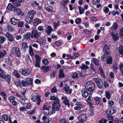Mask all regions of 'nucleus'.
Returning <instances> with one entry per match:
<instances>
[{"label": "nucleus", "mask_w": 123, "mask_h": 123, "mask_svg": "<svg viewBox=\"0 0 123 123\" xmlns=\"http://www.w3.org/2000/svg\"><path fill=\"white\" fill-rule=\"evenodd\" d=\"M85 87L89 91L91 92L93 91L94 89V85L91 81H87L85 85Z\"/></svg>", "instance_id": "obj_1"}, {"label": "nucleus", "mask_w": 123, "mask_h": 123, "mask_svg": "<svg viewBox=\"0 0 123 123\" xmlns=\"http://www.w3.org/2000/svg\"><path fill=\"white\" fill-rule=\"evenodd\" d=\"M40 96L38 94H36V96H31V100L34 102H35L36 100L37 101V104L39 105H40L41 102V98H40Z\"/></svg>", "instance_id": "obj_2"}, {"label": "nucleus", "mask_w": 123, "mask_h": 123, "mask_svg": "<svg viewBox=\"0 0 123 123\" xmlns=\"http://www.w3.org/2000/svg\"><path fill=\"white\" fill-rule=\"evenodd\" d=\"M12 53L16 56L19 57L21 55L20 50L18 47H13L12 50Z\"/></svg>", "instance_id": "obj_3"}, {"label": "nucleus", "mask_w": 123, "mask_h": 123, "mask_svg": "<svg viewBox=\"0 0 123 123\" xmlns=\"http://www.w3.org/2000/svg\"><path fill=\"white\" fill-rule=\"evenodd\" d=\"M110 32L112 39L114 41H116L118 40L119 36L117 32L115 31H112Z\"/></svg>", "instance_id": "obj_4"}, {"label": "nucleus", "mask_w": 123, "mask_h": 123, "mask_svg": "<svg viewBox=\"0 0 123 123\" xmlns=\"http://www.w3.org/2000/svg\"><path fill=\"white\" fill-rule=\"evenodd\" d=\"M52 107L55 111H58L60 107V105L59 101H54L52 104Z\"/></svg>", "instance_id": "obj_5"}, {"label": "nucleus", "mask_w": 123, "mask_h": 123, "mask_svg": "<svg viewBox=\"0 0 123 123\" xmlns=\"http://www.w3.org/2000/svg\"><path fill=\"white\" fill-rule=\"evenodd\" d=\"M77 118L79 121L81 122L82 123H84L87 119V117L85 114H82L78 116Z\"/></svg>", "instance_id": "obj_6"}, {"label": "nucleus", "mask_w": 123, "mask_h": 123, "mask_svg": "<svg viewBox=\"0 0 123 123\" xmlns=\"http://www.w3.org/2000/svg\"><path fill=\"white\" fill-rule=\"evenodd\" d=\"M62 100L63 103L66 105H67L68 107L70 106V104L69 100L67 97L64 96L62 97Z\"/></svg>", "instance_id": "obj_7"}, {"label": "nucleus", "mask_w": 123, "mask_h": 123, "mask_svg": "<svg viewBox=\"0 0 123 123\" xmlns=\"http://www.w3.org/2000/svg\"><path fill=\"white\" fill-rule=\"evenodd\" d=\"M39 36V34L37 30H33L32 31L31 35V37L32 38H37Z\"/></svg>", "instance_id": "obj_8"}, {"label": "nucleus", "mask_w": 123, "mask_h": 123, "mask_svg": "<svg viewBox=\"0 0 123 123\" xmlns=\"http://www.w3.org/2000/svg\"><path fill=\"white\" fill-rule=\"evenodd\" d=\"M20 72L22 74L25 76L29 75L31 73L30 70L29 69H22L21 70Z\"/></svg>", "instance_id": "obj_9"}, {"label": "nucleus", "mask_w": 123, "mask_h": 123, "mask_svg": "<svg viewBox=\"0 0 123 123\" xmlns=\"http://www.w3.org/2000/svg\"><path fill=\"white\" fill-rule=\"evenodd\" d=\"M15 8L16 7L14 5H12L11 3H9L6 7V9L7 11H13L15 10Z\"/></svg>", "instance_id": "obj_10"}, {"label": "nucleus", "mask_w": 123, "mask_h": 123, "mask_svg": "<svg viewBox=\"0 0 123 123\" xmlns=\"http://www.w3.org/2000/svg\"><path fill=\"white\" fill-rule=\"evenodd\" d=\"M63 89L68 94H71L72 90L71 89H69V87L68 85H65Z\"/></svg>", "instance_id": "obj_11"}, {"label": "nucleus", "mask_w": 123, "mask_h": 123, "mask_svg": "<svg viewBox=\"0 0 123 123\" xmlns=\"http://www.w3.org/2000/svg\"><path fill=\"white\" fill-rule=\"evenodd\" d=\"M36 13V11L34 10H31L29 11L27 15V16L33 19L34 15Z\"/></svg>", "instance_id": "obj_12"}, {"label": "nucleus", "mask_w": 123, "mask_h": 123, "mask_svg": "<svg viewBox=\"0 0 123 123\" xmlns=\"http://www.w3.org/2000/svg\"><path fill=\"white\" fill-rule=\"evenodd\" d=\"M116 112V111L113 108H111L110 109H108L105 111L106 114L108 115H111Z\"/></svg>", "instance_id": "obj_13"}, {"label": "nucleus", "mask_w": 123, "mask_h": 123, "mask_svg": "<svg viewBox=\"0 0 123 123\" xmlns=\"http://www.w3.org/2000/svg\"><path fill=\"white\" fill-rule=\"evenodd\" d=\"M50 68H51L50 67L43 66L41 68V69L43 72L44 73H46L51 70L50 69Z\"/></svg>", "instance_id": "obj_14"}, {"label": "nucleus", "mask_w": 123, "mask_h": 123, "mask_svg": "<svg viewBox=\"0 0 123 123\" xmlns=\"http://www.w3.org/2000/svg\"><path fill=\"white\" fill-rule=\"evenodd\" d=\"M118 26V25L116 23H114L112 26L110 28V29L109 31V32L115 31L117 29Z\"/></svg>", "instance_id": "obj_15"}, {"label": "nucleus", "mask_w": 123, "mask_h": 123, "mask_svg": "<svg viewBox=\"0 0 123 123\" xmlns=\"http://www.w3.org/2000/svg\"><path fill=\"white\" fill-rule=\"evenodd\" d=\"M41 22V19L38 18H35L33 22V25L34 26H36Z\"/></svg>", "instance_id": "obj_16"}, {"label": "nucleus", "mask_w": 123, "mask_h": 123, "mask_svg": "<svg viewBox=\"0 0 123 123\" xmlns=\"http://www.w3.org/2000/svg\"><path fill=\"white\" fill-rule=\"evenodd\" d=\"M6 35V37L7 38L10 42H12L14 40V38L13 37V36L8 33H7Z\"/></svg>", "instance_id": "obj_17"}, {"label": "nucleus", "mask_w": 123, "mask_h": 123, "mask_svg": "<svg viewBox=\"0 0 123 123\" xmlns=\"http://www.w3.org/2000/svg\"><path fill=\"white\" fill-rule=\"evenodd\" d=\"M53 30V29L51 26H48L46 29V32L48 35H49Z\"/></svg>", "instance_id": "obj_18"}, {"label": "nucleus", "mask_w": 123, "mask_h": 123, "mask_svg": "<svg viewBox=\"0 0 123 123\" xmlns=\"http://www.w3.org/2000/svg\"><path fill=\"white\" fill-rule=\"evenodd\" d=\"M25 81L27 83V86L31 85L32 81V78H27L26 79Z\"/></svg>", "instance_id": "obj_19"}, {"label": "nucleus", "mask_w": 123, "mask_h": 123, "mask_svg": "<svg viewBox=\"0 0 123 123\" xmlns=\"http://www.w3.org/2000/svg\"><path fill=\"white\" fill-rule=\"evenodd\" d=\"M14 11H16L17 14L19 15H20L22 16L24 15V13L21 11V10L19 8H17L16 7L15 10Z\"/></svg>", "instance_id": "obj_20"}, {"label": "nucleus", "mask_w": 123, "mask_h": 123, "mask_svg": "<svg viewBox=\"0 0 123 123\" xmlns=\"http://www.w3.org/2000/svg\"><path fill=\"white\" fill-rule=\"evenodd\" d=\"M81 93L82 96L85 98L87 97L89 94V93L87 90L84 89L82 90Z\"/></svg>", "instance_id": "obj_21"}, {"label": "nucleus", "mask_w": 123, "mask_h": 123, "mask_svg": "<svg viewBox=\"0 0 123 123\" xmlns=\"http://www.w3.org/2000/svg\"><path fill=\"white\" fill-rule=\"evenodd\" d=\"M47 110L49 112V115H51L55 113V111L54 109L52 107H48Z\"/></svg>", "instance_id": "obj_22"}, {"label": "nucleus", "mask_w": 123, "mask_h": 123, "mask_svg": "<svg viewBox=\"0 0 123 123\" xmlns=\"http://www.w3.org/2000/svg\"><path fill=\"white\" fill-rule=\"evenodd\" d=\"M24 1V0H16L13 4L16 6H20L21 3H23Z\"/></svg>", "instance_id": "obj_23"}, {"label": "nucleus", "mask_w": 123, "mask_h": 123, "mask_svg": "<svg viewBox=\"0 0 123 123\" xmlns=\"http://www.w3.org/2000/svg\"><path fill=\"white\" fill-rule=\"evenodd\" d=\"M19 21V20L16 19L14 18H12L10 20L11 23L13 25H16Z\"/></svg>", "instance_id": "obj_24"}, {"label": "nucleus", "mask_w": 123, "mask_h": 123, "mask_svg": "<svg viewBox=\"0 0 123 123\" xmlns=\"http://www.w3.org/2000/svg\"><path fill=\"white\" fill-rule=\"evenodd\" d=\"M58 75L59 77L60 78H63L65 77V75L64 73L63 70L62 69H60Z\"/></svg>", "instance_id": "obj_25"}, {"label": "nucleus", "mask_w": 123, "mask_h": 123, "mask_svg": "<svg viewBox=\"0 0 123 123\" xmlns=\"http://www.w3.org/2000/svg\"><path fill=\"white\" fill-rule=\"evenodd\" d=\"M109 49L110 48L107 45L105 44L104 45L103 47V50L104 52V53H108Z\"/></svg>", "instance_id": "obj_26"}, {"label": "nucleus", "mask_w": 123, "mask_h": 123, "mask_svg": "<svg viewBox=\"0 0 123 123\" xmlns=\"http://www.w3.org/2000/svg\"><path fill=\"white\" fill-rule=\"evenodd\" d=\"M27 99V98H26L22 97L20 99L19 101L21 103L23 104H24L27 103V102L26 101Z\"/></svg>", "instance_id": "obj_27"}, {"label": "nucleus", "mask_w": 123, "mask_h": 123, "mask_svg": "<svg viewBox=\"0 0 123 123\" xmlns=\"http://www.w3.org/2000/svg\"><path fill=\"white\" fill-rule=\"evenodd\" d=\"M3 79H4L8 83H9L10 82L11 77L10 75L6 74L4 77V78Z\"/></svg>", "instance_id": "obj_28"}, {"label": "nucleus", "mask_w": 123, "mask_h": 123, "mask_svg": "<svg viewBox=\"0 0 123 123\" xmlns=\"http://www.w3.org/2000/svg\"><path fill=\"white\" fill-rule=\"evenodd\" d=\"M14 82L17 87H18L19 86L20 87H22V85L21 84V82L20 80H17L15 81Z\"/></svg>", "instance_id": "obj_29"}, {"label": "nucleus", "mask_w": 123, "mask_h": 123, "mask_svg": "<svg viewBox=\"0 0 123 123\" xmlns=\"http://www.w3.org/2000/svg\"><path fill=\"white\" fill-rule=\"evenodd\" d=\"M106 61L107 63V64H110L112 63V57L110 56H108L106 60Z\"/></svg>", "instance_id": "obj_30"}, {"label": "nucleus", "mask_w": 123, "mask_h": 123, "mask_svg": "<svg viewBox=\"0 0 123 123\" xmlns=\"http://www.w3.org/2000/svg\"><path fill=\"white\" fill-rule=\"evenodd\" d=\"M27 43L26 42H23L22 44V49L25 50L26 49L28 48Z\"/></svg>", "instance_id": "obj_31"}, {"label": "nucleus", "mask_w": 123, "mask_h": 123, "mask_svg": "<svg viewBox=\"0 0 123 123\" xmlns=\"http://www.w3.org/2000/svg\"><path fill=\"white\" fill-rule=\"evenodd\" d=\"M31 35V34L30 32H27L23 35V38L25 39H27L30 37Z\"/></svg>", "instance_id": "obj_32"}, {"label": "nucleus", "mask_w": 123, "mask_h": 123, "mask_svg": "<svg viewBox=\"0 0 123 123\" xmlns=\"http://www.w3.org/2000/svg\"><path fill=\"white\" fill-rule=\"evenodd\" d=\"M13 74L17 78L20 77V76L19 73L15 69L14 70Z\"/></svg>", "instance_id": "obj_33"}, {"label": "nucleus", "mask_w": 123, "mask_h": 123, "mask_svg": "<svg viewBox=\"0 0 123 123\" xmlns=\"http://www.w3.org/2000/svg\"><path fill=\"white\" fill-rule=\"evenodd\" d=\"M80 67L81 69L83 70H87L89 68L88 66L86 65L84 63L82 64Z\"/></svg>", "instance_id": "obj_34"}, {"label": "nucleus", "mask_w": 123, "mask_h": 123, "mask_svg": "<svg viewBox=\"0 0 123 123\" xmlns=\"http://www.w3.org/2000/svg\"><path fill=\"white\" fill-rule=\"evenodd\" d=\"M33 19L30 18L27 16L25 19V21L27 23L31 24Z\"/></svg>", "instance_id": "obj_35"}, {"label": "nucleus", "mask_w": 123, "mask_h": 123, "mask_svg": "<svg viewBox=\"0 0 123 123\" xmlns=\"http://www.w3.org/2000/svg\"><path fill=\"white\" fill-rule=\"evenodd\" d=\"M29 54L31 56L34 55V54L33 52V49L31 45H30L29 46Z\"/></svg>", "instance_id": "obj_36"}, {"label": "nucleus", "mask_w": 123, "mask_h": 123, "mask_svg": "<svg viewBox=\"0 0 123 123\" xmlns=\"http://www.w3.org/2000/svg\"><path fill=\"white\" fill-rule=\"evenodd\" d=\"M5 75L4 71L0 69V77L3 79V78H4V77Z\"/></svg>", "instance_id": "obj_37"}, {"label": "nucleus", "mask_w": 123, "mask_h": 123, "mask_svg": "<svg viewBox=\"0 0 123 123\" xmlns=\"http://www.w3.org/2000/svg\"><path fill=\"white\" fill-rule=\"evenodd\" d=\"M71 75L72 77L74 78H78V74L75 72L71 73Z\"/></svg>", "instance_id": "obj_38"}, {"label": "nucleus", "mask_w": 123, "mask_h": 123, "mask_svg": "<svg viewBox=\"0 0 123 123\" xmlns=\"http://www.w3.org/2000/svg\"><path fill=\"white\" fill-rule=\"evenodd\" d=\"M92 60L93 62L94 63L95 65L97 66L99 65V60L95 58H93L92 59Z\"/></svg>", "instance_id": "obj_39"}, {"label": "nucleus", "mask_w": 123, "mask_h": 123, "mask_svg": "<svg viewBox=\"0 0 123 123\" xmlns=\"http://www.w3.org/2000/svg\"><path fill=\"white\" fill-rule=\"evenodd\" d=\"M50 99L52 100H55L59 101V99L57 97H55L54 96H51L50 97Z\"/></svg>", "instance_id": "obj_40"}, {"label": "nucleus", "mask_w": 123, "mask_h": 123, "mask_svg": "<svg viewBox=\"0 0 123 123\" xmlns=\"http://www.w3.org/2000/svg\"><path fill=\"white\" fill-rule=\"evenodd\" d=\"M119 53L123 56V46H120L118 49Z\"/></svg>", "instance_id": "obj_41"}, {"label": "nucleus", "mask_w": 123, "mask_h": 123, "mask_svg": "<svg viewBox=\"0 0 123 123\" xmlns=\"http://www.w3.org/2000/svg\"><path fill=\"white\" fill-rule=\"evenodd\" d=\"M1 118L4 120L7 121L8 120V117L7 115L4 114L2 116Z\"/></svg>", "instance_id": "obj_42"}, {"label": "nucleus", "mask_w": 123, "mask_h": 123, "mask_svg": "<svg viewBox=\"0 0 123 123\" xmlns=\"http://www.w3.org/2000/svg\"><path fill=\"white\" fill-rule=\"evenodd\" d=\"M45 9L49 12L52 13L55 12L53 10L51 9L50 8L48 7L45 6Z\"/></svg>", "instance_id": "obj_43"}, {"label": "nucleus", "mask_w": 123, "mask_h": 123, "mask_svg": "<svg viewBox=\"0 0 123 123\" xmlns=\"http://www.w3.org/2000/svg\"><path fill=\"white\" fill-rule=\"evenodd\" d=\"M109 55V54L108 53H104V54L102 55L101 56V58L102 60L103 61L105 60L104 59L105 58H106L107 56V55Z\"/></svg>", "instance_id": "obj_44"}, {"label": "nucleus", "mask_w": 123, "mask_h": 123, "mask_svg": "<svg viewBox=\"0 0 123 123\" xmlns=\"http://www.w3.org/2000/svg\"><path fill=\"white\" fill-rule=\"evenodd\" d=\"M0 95L3 97L4 100H5L7 98L6 94L4 92L0 93Z\"/></svg>", "instance_id": "obj_45"}, {"label": "nucleus", "mask_w": 123, "mask_h": 123, "mask_svg": "<svg viewBox=\"0 0 123 123\" xmlns=\"http://www.w3.org/2000/svg\"><path fill=\"white\" fill-rule=\"evenodd\" d=\"M113 70L115 73H116L117 72V70L118 69L117 65L115 64L113 65L112 67Z\"/></svg>", "instance_id": "obj_46"}, {"label": "nucleus", "mask_w": 123, "mask_h": 123, "mask_svg": "<svg viewBox=\"0 0 123 123\" xmlns=\"http://www.w3.org/2000/svg\"><path fill=\"white\" fill-rule=\"evenodd\" d=\"M60 23V21H58L57 23L54 22L53 23L54 27L55 29H56L57 26L59 25Z\"/></svg>", "instance_id": "obj_47"}, {"label": "nucleus", "mask_w": 123, "mask_h": 123, "mask_svg": "<svg viewBox=\"0 0 123 123\" xmlns=\"http://www.w3.org/2000/svg\"><path fill=\"white\" fill-rule=\"evenodd\" d=\"M79 12L80 14L83 13L85 11L84 9L82 8L81 6H79Z\"/></svg>", "instance_id": "obj_48"}, {"label": "nucleus", "mask_w": 123, "mask_h": 123, "mask_svg": "<svg viewBox=\"0 0 123 123\" xmlns=\"http://www.w3.org/2000/svg\"><path fill=\"white\" fill-rule=\"evenodd\" d=\"M119 69L121 73L123 74V62L120 63L119 66Z\"/></svg>", "instance_id": "obj_49"}, {"label": "nucleus", "mask_w": 123, "mask_h": 123, "mask_svg": "<svg viewBox=\"0 0 123 123\" xmlns=\"http://www.w3.org/2000/svg\"><path fill=\"white\" fill-rule=\"evenodd\" d=\"M104 12L106 14L107 13L109 12V8L105 6L103 8Z\"/></svg>", "instance_id": "obj_50"}, {"label": "nucleus", "mask_w": 123, "mask_h": 123, "mask_svg": "<svg viewBox=\"0 0 123 123\" xmlns=\"http://www.w3.org/2000/svg\"><path fill=\"white\" fill-rule=\"evenodd\" d=\"M59 123H68L64 118L60 119L59 120Z\"/></svg>", "instance_id": "obj_51"}, {"label": "nucleus", "mask_w": 123, "mask_h": 123, "mask_svg": "<svg viewBox=\"0 0 123 123\" xmlns=\"http://www.w3.org/2000/svg\"><path fill=\"white\" fill-rule=\"evenodd\" d=\"M94 100L96 104H98L99 103L100 101V98L99 97H95L94 98Z\"/></svg>", "instance_id": "obj_52"}, {"label": "nucleus", "mask_w": 123, "mask_h": 123, "mask_svg": "<svg viewBox=\"0 0 123 123\" xmlns=\"http://www.w3.org/2000/svg\"><path fill=\"white\" fill-rule=\"evenodd\" d=\"M62 41L59 40L56 41L55 43V44L57 46H59L62 45Z\"/></svg>", "instance_id": "obj_53"}, {"label": "nucleus", "mask_w": 123, "mask_h": 123, "mask_svg": "<svg viewBox=\"0 0 123 123\" xmlns=\"http://www.w3.org/2000/svg\"><path fill=\"white\" fill-rule=\"evenodd\" d=\"M6 40L5 38L3 36H0V43H3Z\"/></svg>", "instance_id": "obj_54"}, {"label": "nucleus", "mask_w": 123, "mask_h": 123, "mask_svg": "<svg viewBox=\"0 0 123 123\" xmlns=\"http://www.w3.org/2000/svg\"><path fill=\"white\" fill-rule=\"evenodd\" d=\"M42 62L45 65H47L49 63V61L46 59H44L42 60Z\"/></svg>", "instance_id": "obj_55"}, {"label": "nucleus", "mask_w": 123, "mask_h": 123, "mask_svg": "<svg viewBox=\"0 0 123 123\" xmlns=\"http://www.w3.org/2000/svg\"><path fill=\"white\" fill-rule=\"evenodd\" d=\"M7 64L8 65V68L9 69H11L13 68V65L11 61H10L9 63H7Z\"/></svg>", "instance_id": "obj_56"}, {"label": "nucleus", "mask_w": 123, "mask_h": 123, "mask_svg": "<svg viewBox=\"0 0 123 123\" xmlns=\"http://www.w3.org/2000/svg\"><path fill=\"white\" fill-rule=\"evenodd\" d=\"M37 30L40 31H44V29L43 26L41 25L39 26L37 28Z\"/></svg>", "instance_id": "obj_57"}, {"label": "nucleus", "mask_w": 123, "mask_h": 123, "mask_svg": "<svg viewBox=\"0 0 123 123\" xmlns=\"http://www.w3.org/2000/svg\"><path fill=\"white\" fill-rule=\"evenodd\" d=\"M15 99V98L13 96H9L8 98L9 101L11 102H12L14 101Z\"/></svg>", "instance_id": "obj_58"}, {"label": "nucleus", "mask_w": 123, "mask_h": 123, "mask_svg": "<svg viewBox=\"0 0 123 123\" xmlns=\"http://www.w3.org/2000/svg\"><path fill=\"white\" fill-rule=\"evenodd\" d=\"M108 106L109 107L112 106L114 104V102L112 100H109L108 101Z\"/></svg>", "instance_id": "obj_59"}, {"label": "nucleus", "mask_w": 123, "mask_h": 123, "mask_svg": "<svg viewBox=\"0 0 123 123\" xmlns=\"http://www.w3.org/2000/svg\"><path fill=\"white\" fill-rule=\"evenodd\" d=\"M0 54L1 55V57H3L6 54V51H0Z\"/></svg>", "instance_id": "obj_60"}, {"label": "nucleus", "mask_w": 123, "mask_h": 123, "mask_svg": "<svg viewBox=\"0 0 123 123\" xmlns=\"http://www.w3.org/2000/svg\"><path fill=\"white\" fill-rule=\"evenodd\" d=\"M92 79L96 83L101 81V80L98 77L93 78Z\"/></svg>", "instance_id": "obj_61"}, {"label": "nucleus", "mask_w": 123, "mask_h": 123, "mask_svg": "<svg viewBox=\"0 0 123 123\" xmlns=\"http://www.w3.org/2000/svg\"><path fill=\"white\" fill-rule=\"evenodd\" d=\"M82 21L81 19L80 18H77L75 20V22L77 24H79Z\"/></svg>", "instance_id": "obj_62"}, {"label": "nucleus", "mask_w": 123, "mask_h": 123, "mask_svg": "<svg viewBox=\"0 0 123 123\" xmlns=\"http://www.w3.org/2000/svg\"><path fill=\"white\" fill-rule=\"evenodd\" d=\"M18 26L19 27H22L24 25V23L23 21L20 22V21H18Z\"/></svg>", "instance_id": "obj_63"}, {"label": "nucleus", "mask_w": 123, "mask_h": 123, "mask_svg": "<svg viewBox=\"0 0 123 123\" xmlns=\"http://www.w3.org/2000/svg\"><path fill=\"white\" fill-rule=\"evenodd\" d=\"M107 121L106 119L103 118L99 121V123H106Z\"/></svg>", "instance_id": "obj_64"}]
</instances>
